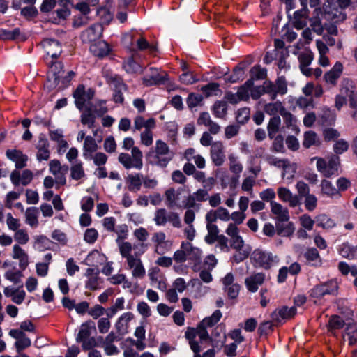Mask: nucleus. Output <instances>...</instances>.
<instances>
[{"label": "nucleus", "mask_w": 357, "mask_h": 357, "mask_svg": "<svg viewBox=\"0 0 357 357\" xmlns=\"http://www.w3.org/2000/svg\"><path fill=\"white\" fill-rule=\"evenodd\" d=\"M148 156L152 164L165 167L173 159L174 153L165 142L158 139L155 142L154 148L149 152Z\"/></svg>", "instance_id": "f257e3e1"}, {"label": "nucleus", "mask_w": 357, "mask_h": 357, "mask_svg": "<svg viewBox=\"0 0 357 357\" xmlns=\"http://www.w3.org/2000/svg\"><path fill=\"white\" fill-rule=\"evenodd\" d=\"M346 98H348L349 106L352 109L357 108V92L352 82L349 79H344L342 82L340 89V94L337 95L335 99V106L340 110L346 103Z\"/></svg>", "instance_id": "f03ea898"}, {"label": "nucleus", "mask_w": 357, "mask_h": 357, "mask_svg": "<svg viewBox=\"0 0 357 357\" xmlns=\"http://www.w3.org/2000/svg\"><path fill=\"white\" fill-rule=\"evenodd\" d=\"M316 161L317 170L324 177L330 178L333 175L337 174L338 169L340 165V160L338 156H331L328 161L323 158L314 157L311 158V162Z\"/></svg>", "instance_id": "7ed1b4c3"}, {"label": "nucleus", "mask_w": 357, "mask_h": 357, "mask_svg": "<svg viewBox=\"0 0 357 357\" xmlns=\"http://www.w3.org/2000/svg\"><path fill=\"white\" fill-rule=\"evenodd\" d=\"M335 14L330 10V6L324 5L321 8H317L314 10L313 17L310 19V26L317 34H321L324 30L322 21H333Z\"/></svg>", "instance_id": "20e7f679"}, {"label": "nucleus", "mask_w": 357, "mask_h": 357, "mask_svg": "<svg viewBox=\"0 0 357 357\" xmlns=\"http://www.w3.org/2000/svg\"><path fill=\"white\" fill-rule=\"evenodd\" d=\"M131 154L130 156L128 153H120L118 158L119 162L127 169L131 168L141 169L143 166L142 152L138 147H133L131 150Z\"/></svg>", "instance_id": "39448f33"}, {"label": "nucleus", "mask_w": 357, "mask_h": 357, "mask_svg": "<svg viewBox=\"0 0 357 357\" xmlns=\"http://www.w3.org/2000/svg\"><path fill=\"white\" fill-rule=\"evenodd\" d=\"M151 241L154 245L155 253L163 255L172 248V241L167 239L166 234L163 231H156L152 234Z\"/></svg>", "instance_id": "423d86ee"}, {"label": "nucleus", "mask_w": 357, "mask_h": 357, "mask_svg": "<svg viewBox=\"0 0 357 357\" xmlns=\"http://www.w3.org/2000/svg\"><path fill=\"white\" fill-rule=\"evenodd\" d=\"M264 84V93L268 94L272 100L276 98L278 94L284 95L287 92V85L283 77H279L275 84L269 81Z\"/></svg>", "instance_id": "0eeeda50"}, {"label": "nucleus", "mask_w": 357, "mask_h": 357, "mask_svg": "<svg viewBox=\"0 0 357 357\" xmlns=\"http://www.w3.org/2000/svg\"><path fill=\"white\" fill-rule=\"evenodd\" d=\"M225 147L222 142L215 141L211 144L210 149V158L216 167L222 166L225 161Z\"/></svg>", "instance_id": "6e6552de"}, {"label": "nucleus", "mask_w": 357, "mask_h": 357, "mask_svg": "<svg viewBox=\"0 0 357 357\" xmlns=\"http://www.w3.org/2000/svg\"><path fill=\"white\" fill-rule=\"evenodd\" d=\"M337 282L336 280H330L326 283L315 286L311 290L310 296L313 298H321L326 294H337Z\"/></svg>", "instance_id": "1a4fd4ad"}, {"label": "nucleus", "mask_w": 357, "mask_h": 357, "mask_svg": "<svg viewBox=\"0 0 357 357\" xmlns=\"http://www.w3.org/2000/svg\"><path fill=\"white\" fill-rule=\"evenodd\" d=\"M49 170L54 176L56 183L62 185L66 184V174L68 170V166L61 165L59 160L54 159L49 162Z\"/></svg>", "instance_id": "9d476101"}, {"label": "nucleus", "mask_w": 357, "mask_h": 357, "mask_svg": "<svg viewBox=\"0 0 357 357\" xmlns=\"http://www.w3.org/2000/svg\"><path fill=\"white\" fill-rule=\"evenodd\" d=\"M229 171L233 174L231 178V185L236 187L239 181L241 174L243 172V167L240 162L238 157L234 153H230L228 155Z\"/></svg>", "instance_id": "9b49d317"}, {"label": "nucleus", "mask_w": 357, "mask_h": 357, "mask_svg": "<svg viewBox=\"0 0 357 357\" xmlns=\"http://www.w3.org/2000/svg\"><path fill=\"white\" fill-rule=\"evenodd\" d=\"M93 96L94 91L92 89H89L86 91L84 85H79L73 93L76 107L79 110L83 109L86 102L92 99Z\"/></svg>", "instance_id": "f8f14e48"}, {"label": "nucleus", "mask_w": 357, "mask_h": 357, "mask_svg": "<svg viewBox=\"0 0 357 357\" xmlns=\"http://www.w3.org/2000/svg\"><path fill=\"white\" fill-rule=\"evenodd\" d=\"M9 335L16 340L15 347L17 353L22 352L31 344V340L22 331L11 329L9 331Z\"/></svg>", "instance_id": "ddd939ff"}, {"label": "nucleus", "mask_w": 357, "mask_h": 357, "mask_svg": "<svg viewBox=\"0 0 357 357\" xmlns=\"http://www.w3.org/2000/svg\"><path fill=\"white\" fill-rule=\"evenodd\" d=\"M148 276L152 286L160 290L165 291L167 288L166 281L164 275L161 273L158 266H153L149 269Z\"/></svg>", "instance_id": "4468645a"}, {"label": "nucleus", "mask_w": 357, "mask_h": 357, "mask_svg": "<svg viewBox=\"0 0 357 357\" xmlns=\"http://www.w3.org/2000/svg\"><path fill=\"white\" fill-rule=\"evenodd\" d=\"M128 268L131 271L133 278H143L146 275V270L141 259L136 255L134 257H130V259L126 260Z\"/></svg>", "instance_id": "2eb2a0df"}, {"label": "nucleus", "mask_w": 357, "mask_h": 357, "mask_svg": "<svg viewBox=\"0 0 357 357\" xmlns=\"http://www.w3.org/2000/svg\"><path fill=\"white\" fill-rule=\"evenodd\" d=\"M252 258L260 266L268 268L275 261L277 257L271 252L255 250L252 252Z\"/></svg>", "instance_id": "dca6fc26"}, {"label": "nucleus", "mask_w": 357, "mask_h": 357, "mask_svg": "<svg viewBox=\"0 0 357 357\" xmlns=\"http://www.w3.org/2000/svg\"><path fill=\"white\" fill-rule=\"evenodd\" d=\"M187 261H192L195 263H199L202 259V251L197 247L194 246L189 241H182L181 243Z\"/></svg>", "instance_id": "f3484780"}, {"label": "nucleus", "mask_w": 357, "mask_h": 357, "mask_svg": "<svg viewBox=\"0 0 357 357\" xmlns=\"http://www.w3.org/2000/svg\"><path fill=\"white\" fill-rule=\"evenodd\" d=\"M298 59L302 73L307 77L312 75V69L309 66L313 61V53L310 50H305L298 55Z\"/></svg>", "instance_id": "a211bd4d"}, {"label": "nucleus", "mask_w": 357, "mask_h": 357, "mask_svg": "<svg viewBox=\"0 0 357 357\" xmlns=\"http://www.w3.org/2000/svg\"><path fill=\"white\" fill-rule=\"evenodd\" d=\"M84 275L86 278L85 282V287L86 289L94 291L99 288L101 284V279L99 277V271L98 268H87Z\"/></svg>", "instance_id": "6ab92c4d"}, {"label": "nucleus", "mask_w": 357, "mask_h": 357, "mask_svg": "<svg viewBox=\"0 0 357 357\" xmlns=\"http://www.w3.org/2000/svg\"><path fill=\"white\" fill-rule=\"evenodd\" d=\"M103 27L100 24H94L82 33V40L85 43H94L100 38Z\"/></svg>", "instance_id": "aec40b11"}, {"label": "nucleus", "mask_w": 357, "mask_h": 357, "mask_svg": "<svg viewBox=\"0 0 357 357\" xmlns=\"http://www.w3.org/2000/svg\"><path fill=\"white\" fill-rule=\"evenodd\" d=\"M271 211L275 215L277 222H287L289 220V213L287 208L275 201L270 203Z\"/></svg>", "instance_id": "412c9836"}, {"label": "nucleus", "mask_w": 357, "mask_h": 357, "mask_svg": "<svg viewBox=\"0 0 357 357\" xmlns=\"http://www.w3.org/2000/svg\"><path fill=\"white\" fill-rule=\"evenodd\" d=\"M42 46L46 54L52 59H56L62 52L60 43L54 39L47 38L43 40Z\"/></svg>", "instance_id": "4be33fe9"}, {"label": "nucleus", "mask_w": 357, "mask_h": 357, "mask_svg": "<svg viewBox=\"0 0 357 357\" xmlns=\"http://www.w3.org/2000/svg\"><path fill=\"white\" fill-rule=\"evenodd\" d=\"M277 193L280 199L282 202H288L290 207L294 208L301 204L299 197L297 195H294L287 188H278Z\"/></svg>", "instance_id": "5701e85b"}, {"label": "nucleus", "mask_w": 357, "mask_h": 357, "mask_svg": "<svg viewBox=\"0 0 357 357\" xmlns=\"http://www.w3.org/2000/svg\"><path fill=\"white\" fill-rule=\"evenodd\" d=\"M151 75L143 78V84L146 86H153L163 83L167 76L165 72L159 73L155 68H150Z\"/></svg>", "instance_id": "b1692460"}, {"label": "nucleus", "mask_w": 357, "mask_h": 357, "mask_svg": "<svg viewBox=\"0 0 357 357\" xmlns=\"http://www.w3.org/2000/svg\"><path fill=\"white\" fill-rule=\"evenodd\" d=\"M6 156L8 159L15 163V167L17 169H22L26 166L28 160L27 155L23 154L22 151L17 149L8 150L6 151Z\"/></svg>", "instance_id": "393cba45"}, {"label": "nucleus", "mask_w": 357, "mask_h": 357, "mask_svg": "<svg viewBox=\"0 0 357 357\" xmlns=\"http://www.w3.org/2000/svg\"><path fill=\"white\" fill-rule=\"evenodd\" d=\"M296 313V309L295 307H283L272 312L271 318L273 321L280 323L282 320L290 319L294 316Z\"/></svg>", "instance_id": "a878e982"}, {"label": "nucleus", "mask_w": 357, "mask_h": 357, "mask_svg": "<svg viewBox=\"0 0 357 357\" xmlns=\"http://www.w3.org/2000/svg\"><path fill=\"white\" fill-rule=\"evenodd\" d=\"M181 190H176L174 188H169L165 191V196L166 204L169 208H181L182 202H180Z\"/></svg>", "instance_id": "bb28decb"}, {"label": "nucleus", "mask_w": 357, "mask_h": 357, "mask_svg": "<svg viewBox=\"0 0 357 357\" xmlns=\"http://www.w3.org/2000/svg\"><path fill=\"white\" fill-rule=\"evenodd\" d=\"M265 280L264 273H258L245 278V284L247 289L251 292H256L259 286L261 285Z\"/></svg>", "instance_id": "cd10ccee"}, {"label": "nucleus", "mask_w": 357, "mask_h": 357, "mask_svg": "<svg viewBox=\"0 0 357 357\" xmlns=\"http://www.w3.org/2000/svg\"><path fill=\"white\" fill-rule=\"evenodd\" d=\"M343 66L340 62H336L331 70L324 75L326 83L335 86L342 73Z\"/></svg>", "instance_id": "c85d7f7f"}, {"label": "nucleus", "mask_w": 357, "mask_h": 357, "mask_svg": "<svg viewBox=\"0 0 357 357\" xmlns=\"http://www.w3.org/2000/svg\"><path fill=\"white\" fill-rule=\"evenodd\" d=\"M110 50L108 43L103 40L96 41L90 46V51L93 55L98 57H104L108 55Z\"/></svg>", "instance_id": "c756f323"}, {"label": "nucleus", "mask_w": 357, "mask_h": 357, "mask_svg": "<svg viewBox=\"0 0 357 357\" xmlns=\"http://www.w3.org/2000/svg\"><path fill=\"white\" fill-rule=\"evenodd\" d=\"M12 257L13 259L19 261V265L21 268H25L28 266L29 255L18 244H15L13 246Z\"/></svg>", "instance_id": "7c9ffc66"}, {"label": "nucleus", "mask_w": 357, "mask_h": 357, "mask_svg": "<svg viewBox=\"0 0 357 357\" xmlns=\"http://www.w3.org/2000/svg\"><path fill=\"white\" fill-rule=\"evenodd\" d=\"M126 181L130 191L138 192L142 185V174L140 173L128 174Z\"/></svg>", "instance_id": "2f4dec72"}, {"label": "nucleus", "mask_w": 357, "mask_h": 357, "mask_svg": "<svg viewBox=\"0 0 357 357\" xmlns=\"http://www.w3.org/2000/svg\"><path fill=\"white\" fill-rule=\"evenodd\" d=\"M109 82L115 86L114 93L113 95L114 102L122 103L123 102V92L126 90V85L117 77H111Z\"/></svg>", "instance_id": "473e14b6"}, {"label": "nucleus", "mask_w": 357, "mask_h": 357, "mask_svg": "<svg viewBox=\"0 0 357 357\" xmlns=\"http://www.w3.org/2000/svg\"><path fill=\"white\" fill-rule=\"evenodd\" d=\"M321 145V139L317 134L312 130H308L304 132L303 146L309 149L311 146L319 147Z\"/></svg>", "instance_id": "72a5a7b5"}, {"label": "nucleus", "mask_w": 357, "mask_h": 357, "mask_svg": "<svg viewBox=\"0 0 357 357\" xmlns=\"http://www.w3.org/2000/svg\"><path fill=\"white\" fill-rule=\"evenodd\" d=\"M98 145L94 138L91 136H86L83 144V157L86 158H91V155L97 151Z\"/></svg>", "instance_id": "f704fd0d"}, {"label": "nucleus", "mask_w": 357, "mask_h": 357, "mask_svg": "<svg viewBox=\"0 0 357 357\" xmlns=\"http://www.w3.org/2000/svg\"><path fill=\"white\" fill-rule=\"evenodd\" d=\"M344 341H347L349 345L357 342V326L354 323H347L342 335Z\"/></svg>", "instance_id": "c9c22d12"}, {"label": "nucleus", "mask_w": 357, "mask_h": 357, "mask_svg": "<svg viewBox=\"0 0 357 357\" xmlns=\"http://www.w3.org/2000/svg\"><path fill=\"white\" fill-rule=\"evenodd\" d=\"M321 193L326 197L331 198H338L340 197V193L338 190L335 188L332 183L326 179H323L320 184Z\"/></svg>", "instance_id": "e433bc0d"}, {"label": "nucleus", "mask_w": 357, "mask_h": 357, "mask_svg": "<svg viewBox=\"0 0 357 357\" xmlns=\"http://www.w3.org/2000/svg\"><path fill=\"white\" fill-rule=\"evenodd\" d=\"M70 178L73 180L79 181L86 177L83 163L81 161L75 160L72 162L70 168Z\"/></svg>", "instance_id": "4c0bfd02"}, {"label": "nucleus", "mask_w": 357, "mask_h": 357, "mask_svg": "<svg viewBox=\"0 0 357 357\" xmlns=\"http://www.w3.org/2000/svg\"><path fill=\"white\" fill-rule=\"evenodd\" d=\"M155 127V121L153 118L146 120L142 116H137L134 119V129L140 130L143 128L146 129H153Z\"/></svg>", "instance_id": "58836bf2"}, {"label": "nucleus", "mask_w": 357, "mask_h": 357, "mask_svg": "<svg viewBox=\"0 0 357 357\" xmlns=\"http://www.w3.org/2000/svg\"><path fill=\"white\" fill-rule=\"evenodd\" d=\"M281 116L283 118L284 123L288 128H291L296 133L299 132L300 130L297 126V119L291 113L284 109L283 112L281 114Z\"/></svg>", "instance_id": "ea45409f"}, {"label": "nucleus", "mask_w": 357, "mask_h": 357, "mask_svg": "<svg viewBox=\"0 0 357 357\" xmlns=\"http://www.w3.org/2000/svg\"><path fill=\"white\" fill-rule=\"evenodd\" d=\"M307 263L314 266H319L321 264V259L316 248H309L304 254Z\"/></svg>", "instance_id": "a19ab883"}, {"label": "nucleus", "mask_w": 357, "mask_h": 357, "mask_svg": "<svg viewBox=\"0 0 357 357\" xmlns=\"http://www.w3.org/2000/svg\"><path fill=\"white\" fill-rule=\"evenodd\" d=\"M38 211L36 207H29L25 212V221L30 227L36 228L38 225Z\"/></svg>", "instance_id": "79ce46f5"}, {"label": "nucleus", "mask_w": 357, "mask_h": 357, "mask_svg": "<svg viewBox=\"0 0 357 357\" xmlns=\"http://www.w3.org/2000/svg\"><path fill=\"white\" fill-rule=\"evenodd\" d=\"M50 241L44 235H36L33 237V247L35 250L43 252L50 248Z\"/></svg>", "instance_id": "37998d69"}, {"label": "nucleus", "mask_w": 357, "mask_h": 357, "mask_svg": "<svg viewBox=\"0 0 357 357\" xmlns=\"http://www.w3.org/2000/svg\"><path fill=\"white\" fill-rule=\"evenodd\" d=\"M295 228L292 222L284 224V222H278L276 223V232L282 236H291L294 232Z\"/></svg>", "instance_id": "c03bdc74"}, {"label": "nucleus", "mask_w": 357, "mask_h": 357, "mask_svg": "<svg viewBox=\"0 0 357 357\" xmlns=\"http://www.w3.org/2000/svg\"><path fill=\"white\" fill-rule=\"evenodd\" d=\"M149 235V234L148 231L144 227L137 228L133 231V236L135 238L142 243L140 244L142 254H143L147 248V245L144 243L148 239Z\"/></svg>", "instance_id": "a18cd8bd"}, {"label": "nucleus", "mask_w": 357, "mask_h": 357, "mask_svg": "<svg viewBox=\"0 0 357 357\" xmlns=\"http://www.w3.org/2000/svg\"><path fill=\"white\" fill-rule=\"evenodd\" d=\"M212 110L215 117L224 119L227 115V104L225 101H216L213 106Z\"/></svg>", "instance_id": "49530a36"}, {"label": "nucleus", "mask_w": 357, "mask_h": 357, "mask_svg": "<svg viewBox=\"0 0 357 357\" xmlns=\"http://www.w3.org/2000/svg\"><path fill=\"white\" fill-rule=\"evenodd\" d=\"M236 253L233 255V259L236 263H240L247 259L251 252V248L248 245H243L240 248H235Z\"/></svg>", "instance_id": "de8ad7c7"}, {"label": "nucleus", "mask_w": 357, "mask_h": 357, "mask_svg": "<svg viewBox=\"0 0 357 357\" xmlns=\"http://www.w3.org/2000/svg\"><path fill=\"white\" fill-rule=\"evenodd\" d=\"M284 109L285 108L282 105V102L280 101L268 103L264 107L265 112L273 116H276L278 113L281 114Z\"/></svg>", "instance_id": "09e8293b"}, {"label": "nucleus", "mask_w": 357, "mask_h": 357, "mask_svg": "<svg viewBox=\"0 0 357 357\" xmlns=\"http://www.w3.org/2000/svg\"><path fill=\"white\" fill-rule=\"evenodd\" d=\"M315 221L318 227H322L323 229H328L333 228L335 225V222L333 220L326 215L325 214H321L315 218Z\"/></svg>", "instance_id": "8fccbe9b"}, {"label": "nucleus", "mask_w": 357, "mask_h": 357, "mask_svg": "<svg viewBox=\"0 0 357 357\" xmlns=\"http://www.w3.org/2000/svg\"><path fill=\"white\" fill-rule=\"evenodd\" d=\"M281 124L280 118L278 116L272 117L268 124V133L271 139H273L279 130Z\"/></svg>", "instance_id": "3c124183"}, {"label": "nucleus", "mask_w": 357, "mask_h": 357, "mask_svg": "<svg viewBox=\"0 0 357 357\" xmlns=\"http://www.w3.org/2000/svg\"><path fill=\"white\" fill-rule=\"evenodd\" d=\"M206 229L208 234L205 236L204 240L208 244H213L220 236L218 235L219 229L216 225H206Z\"/></svg>", "instance_id": "603ef678"}, {"label": "nucleus", "mask_w": 357, "mask_h": 357, "mask_svg": "<svg viewBox=\"0 0 357 357\" xmlns=\"http://www.w3.org/2000/svg\"><path fill=\"white\" fill-rule=\"evenodd\" d=\"M253 85V82L251 79L248 80L245 83L239 87L237 94L241 100H248L250 97V88Z\"/></svg>", "instance_id": "864d4df0"}, {"label": "nucleus", "mask_w": 357, "mask_h": 357, "mask_svg": "<svg viewBox=\"0 0 357 357\" xmlns=\"http://www.w3.org/2000/svg\"><path fill=\"white\" fill-rule=\"evenodd\" d=\"M123 68L128 73H142L143 70L141 66L137 63L132 57L129 58L123 63Z\"/></svg>", "instance_id": "5fc2aeb1"}, {"label": "nucleus", "mask_w": 357, "mask_h": 357, "mask_svg": "<svg viewBox=\"0 0 357 357\" xmlns=\"http://www.w3.org/2000/svg\"><path fill=\"white\" fill-rule=\"evenodd\" d=\"M168 213L165 208H159L155 211L153 221L157 226H164L167 222Z\"/></svg>", "instance_id": "6e6d98bb"}, {"label": "nucleus", "mask_w": 357, "mask_h": 357, "mask_svg": "<svg viewBox=\"0 0 357 357\" xmlns=\"http://www.w3.org/2000/svg\"><path fill=\"white\" fill-rule=\"evenodd\" d=\"M13 238L19 245H25L29 241V236L25 229H19L15 231Z\"/></svg>", "instance_id": "4d7b16f0"}, {"label": "nucleus", "mask_w": 357, "mask_h": 357, "mask_svg": "<svg viewBox=\"0 0 357 357\" xmlns=\"http://www.w3.org/2000/svg\"><path fill=\"white\" fill-rule=\"evenodd\" d=\"M119 248V252L121 255L126 258V260L130 259V257H134L135 255H132V245L130 242L128 241H121L117 243Z\"/></svg>", "instance_id": "13d9d810"}, {"label": "nucleus", "mask_w": 357, "mask_h": 357, "mask_svg": "<svg viewBox=\"0 0 357 357\" xmlns=\"http://www.w3.org/2000/svg\"><path fill=\"white\" fill-rule=\"evenodd\" d=\"M221 317L222 312H220V310H217L213 313L211 316L204 318L201 323L202 326H205L206 327H211L214 326L215 324H217L220 321Z\"/></svg>", "instance_id": "bf43d9fd"}, {"label": "nucleus", "mask_w": 357, "mask_h": 357, "mask_svg": "<svg viewBox=\"0 0 357 357\" xmlns=\"http://www.w3.org/2000/svg\"><path fill=\"white\" fill-rule=\"evenodd\" d=\"M134 318V315L132 312L123 313L118 319L116 327L118 331L121 332L124 326H127L128 324Z\"/></svg>", "instance_id": "052dcab7"}, {"label": "nucleus", "mask_w": 357, "mask_h": 357, "mask_svg": "<svg viewBox=\"0 0 357 357\" xmlns=\"http://www.w3.org/2000/svg\"><path fill=\"white\" fill-rule=\"evenodd\" d=\"M181 206V208L195 209L196 211H198L201 207V204L197 203V200L193 194L189 195L185 200L182 202Z\"/></svg>", "instance_id": "680f3d73"}, {"label": "nucleus", "mask_w": 357, "mask_h": 357, "mask_svg": "<svg viewBox=\"0 0 357 357\" xmlns=\"http://www.w3.org/2000/svg\"><path fill=\"white\" fill-rule=\"evenodd\" d=\"M347 324L338 315H333L328 320V327L329 331L340 329Z\"/></svg>", "instance_id": "e2e57ef3"}, {"label": "nucleus", "mask_w": 357, "mask_h": 357, "mask_svg": "<svg viewBox=\"0 0 357 357\" xmlns=\"http://www.w3.org/2000/svg\"><path fill=\"white\" fill-rule=\"evenodd\" d=\"M283 172L282 173V177L287 179H291L296 170V166L294 164L291 163L288 160L285 162L284 165L282 167Z\"/></svg>", "instance_id": "0e129e2a"}, {"label": "nucleus", "mask_w": 357, "mask_h": 357, "mask_svg": "<svg viewBox=\"0 0 357 357\" xmlns=\"http://www.w3.org/2000/svg\"><path fill=\"white\" fill-rule=\"evenodd\" d=\"M81 122L84 125H87L89 128H93L95 123V117L91 109H88L84 112L81 116Z\"/></svg>", "instance_id": "69168bd1"}, {"label": "nucleus", "mask_w": 357, "mask_h": 357, "mask_svg": "<svg viewBox=\"0 0 357 357\" xmlns=\"http://www.w3.org/2000/svg\"><path fill=\"white\" fill-rule=\"evenodd\" d=\"M107 156L102 152H98L91 155V158H86L87 160H92L95 165L98 167L104 166L107 161Z\"/></svg>", "instance_id": "338daca9"}, {"label": "nucleus", "mask_w": 357, "mask_h": 357, "mask_svg": "<svg viewBox=\"0 0 357 357\" xmlns=\"http://www.w3.org/2000/svg\"><path fill=\"white\" fill-rule=\"evenodd\" d=\"M251 79H264L266 77V70L259 66L252 67L250 71Z\"/></svg>", "instance_id": "774afa93"}]
</instances>
